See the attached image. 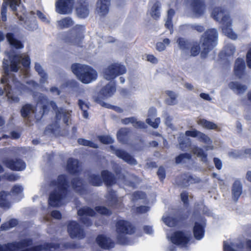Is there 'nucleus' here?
<instances>
[{"label":"nucleus","mask_w":251,"mask_h":251,"mask_svg":"<svg viewBox=\"0 0 251 251\" xmlns=\"http://www.w3.org/2000/svg\"><path fill=\"white\" fill-rule=\"evenodd\" d=\"M3 163L7 168L13 171H22L26 167L25 162L21 159H6L3 161Z\"/></svg>","instance_id":"nucleus-14"},{"label":"nucleus","mask_w":251,"mask_h":251,"mask_svg":"<svg viewBox=\"0 0 251 251\" xmlns=\"http://www.w3.org/2000/svg\"><path fill=\"white\" fill-rule=\"evenodd\" d=\"M224 51L226 55H232L234 53L235 51V48L232 44H228L225 47Z\"/></svg>","instance_id":"nucleus-54"},{"label":"nucleus","mask_w":251,"mask_h":251,"mask_svg":"<svg viewBox=\"0 0 251 251\" xmlns=\"http://www.w3.org/2000/svg\"><path fill=\"white\" fill-rule=\"evenodd\" d=\"M101 175L103 181L106 185L110 186L115 183V179L113 175L109 171H103Z\"/></svg>","instance_id":"nucleus-34"},{"label":"nucleus","mask_w":251,"mask_h":251,"mask_svg":"<svg viewBox=\"0 0 251 251\" xmlns=\"http://www.w3.org/2000/svg\"><path fill=\"white\" fill-rule=\"evenodd\" d=\"M197 123L203 127L208 129H216L218 128V126L215 123L204 119H199Z\"/></svg>","instance_id":"nucleus-38"},{"label":"nucleus","mask_w":251,"mask_h":251,"mask_svg":"<svg viewBox=\"0 0 251 251\" xmlns=\"http://www.w3.org/2000/svg\"><path fill=\"white\" fill-rule=\"evenodd\" d=\"M116 92V87L114 83H109L103 87L100 91V94L103 98L111 97Z\"/></svg>","instance_id":"nucleus-29"},{"label":"nucleus","mask_w":251,"mask_h":251,"mask_svg":"<svg viewBox=\"0 0 251 251\" xmlns=\"http://www.w3.org/2000/svg\"><path fill=\"white\" fill-rule=\"evenodd\" d=\"M242 193V186L239 180H235L232 187V199L235 201H237Z\"/></svg>","instance_id":"nucleus-27"},{"label":"nucleus","mask_w":251,"mask_h":251,"mask_svg":"<svg viewBox=\"0 0 251 251\" xmlns=\"http://www.w3.org/2000/svg\"><path fill=\"white\" fill-rule=\"evenodd\" d=\"M23 188L19 185H15L12 188V193L13 195H18L19 197L18 200L22 198V193Z\"/></svg>","instance_id":"nucleus-53"},{"label":"nucleus","mask_w":251,"mask_h":251,"mask_svg":"<svg viewBox=\"0 0 251 251\" xmlns=\"http://www.w3.org/2000/svg\"><path fill=\"white\" fill-rule=\"evenodd\" d=\"M126 72V70L124 65L119 63H114L103 69L102 75L105 79L110 80L125 74Z\"/></svg>","instance_id":"nucleus-8"},{"label":"nucleus","mask_w":251,"mask_h":251,"mask_svg":"<svg viewBox=\"0 0 251 251\" xmlns=\"http://www.w3.org/2000/svg\"><path fill=\"white\" fill-rule=\"evenodd\" d=\"M191 149L192 152L201 158L202 161L204 162L207 161V154L203 151L202 149L194 146L191 148Z\"/></svg>","instance_id":"nucleus-37"},{"label":"nucleus","mask_w":251,"mask_h":251,"mask_svg":"<svg viewBox=\"0 0 251 251\" xmlns=\"http://www.w3.org/2000/svg\"><path fill=\"white\" fill-rule=\"evenodd\" d=\"M117 238L118 242L123 245L128 244L126 235L131 234L134 229L130 223L125 220H119L116 223Z\"/></svg>","instance_id":"nucleus-7"},{"label":"nucleus","mask_w":251,"mask_h":251,"mask_svg":"<svg viewBox=\"0 0 251 251\" xmlns=\"http://www.w3.org/2000/svg\"><path fill=\"white\" fill-rule=\"evenodd\" d=\"M156 109L154 108H151L149 110L148 115V118L146 119L147 123L154 128H157L160 123L159 118H156L154 119V118L156 115Z\"/></svg>","instance_id":"nucleus-25"},{"label":"nucleus","mask_w":251,"mask_h":251,"mask_svg":"<svg viewBox=\"0 0 251 251\" xmlns=\"http://www.w3.org/2000/svg\"><path fill=\"white\" fill-rule=\"evenodd\" d=\"M106 203L110 206H115L118 207L120 206L121 203V200L120 199H118L115 192L110 189H108V193L106 196Z\"/></svg>","instance_id":"nucleus-26"},{"label":"nucleus","mask_w":251,"mask_h":251,"mask_svg":"<svg viewBox=\"0 0 251 251\" xmlns=\"http://www.w3.org/2000/svg\"><path fill=\"white\" fill-rule=\"evenodd\" d=\"M167 237L173 244L184 247L189 241L190 235L181 231H176L170 237L167 235Z\"/></svg>","instance_id":"nucleus-12"},{"label":"nucleus","mask_w":251,"mask_h":251,"mask_svg":"<svg viewBox=\"0 0 251 251\" xmlns=\"http://www.w3.org/2000/svg\"><path fill=\"white\" fill-rule=\"evenodd\" d=\"M179 49L183 53L188 54L192 42H190L184 38H179L176 41Z\"/></svg>","instance_id":"nucleus-31"},{"label":"nucleus","mask_w":251,"mask_h":251,"mask_svg":"<svg viewBox=\"0 0 251 251\" xmlns=\"http://www.w3.org/2000/svg\"><path fill=\"white\" fill-rule=\"evenodd\" d=\"M73 73L83 83L88 84L96 80L97 72L91 67L80 64H74L71 67Z\"/></svg>","instance_id":"nucleus-5"},{"label":"nucleus","mask_w":251,"mask_h":251,"mask_svg":"<svg viewBox=\"0 0 251 251\" xmlns=\"http://www.w3.org/2000/svg\"><path fill=\"white\" fill-rule=\"evenodd\" d=\"M20 0H6L3 3L1 9V16L2 20L4 22L6 20L7 7L9 5L13 11H16L18 7H20Z\"/></svg>","instance_id":"nucleus-18"},{"label":"nucleus","mask_w":251,"mask_h":251,"mask_svg":"<svg viewBox=\"0 0 251 251\" xmlns=\"http://www.w3.org/2000/svg\"><path fill=\"white\" fill-rule=\"evenodd\" d=\"M190 5L193 13L197 17H200L204 13L206 5L203 0H191Z\"/></svg>","instance_id":"nucleus-19"},{"label":"nucleus","mask_w":251,"mask_h":251,"mask_svg":"<svg viewBox=\"0 0 251 251\" xmlns=\"http://www.w3.org/2000/svg\"><path fill=\"white\" fill-rule=\"evenodd\" d=\"M165 93L169 97L166 100L167 104L170 105L176 104L177 103V95L174 92L169 90L166 91Z\"/></svg>","instance_id":"nucleus-43"},{"label":"nucleus","mask_w":251,"mask_h":251,"mask_svg":"<svg viewBox=\"0 0 251 251\" xmlns=\"http://www.w3.org/2000/svg\"><path fill=\"white\" fill-rule=\"evenodd\" d=\"M96 210L99 213L103 215H109L111 214V211L109 209L104 207H96Z\"/></svg>","instance_id":"nucleus-59"},{"label":"nucleus","mask_w":251,"mask_h":251,"mask_svg":"<svg viewBox=\"0 0 251 251\" xmlns=\"http://www.w3.org/2000/svg\"><path fill=\"white\" fill-rule=\"evenodd\" d=\"M160 6V3L157 1L153 4L151 8V15L154 19L157 20L160 17L159 9Z\"/></svg>","instance_id":"nucleus-45"},{"label":"nucleus","mask_w":251,"mask_h":251,"mask_svg":"<svg viewBox=\"0 0 251 251\" xmlns=\"http://www.w3.org/2000/svg\"><path fill=\"white\" fill-rule=\"evenodd\" d=\"M233 245L229 244L227 242H224V251H236L232 247Z\"/></svg>","instance_id":"nucleus-63"},{"label":"nucleus","mask_w":251,"mask_h":251,"mask_svg":"<svg viewBox=\"0 0 251 251\" xmlns=\"http://www.w3.org/2000/svg\"><path fill=\"white\" fill-rule=\"evenodd\" d=\"M191 157V155L190 153H183L180 154L179 156L176 157V163H180L181 162H184L185 159H190Z\"/></svg>","instance_id":"nucleus-52"},{"label":"nucleus","mask_w":251,"mask_h":251,"mask_svg":"<svg viewBox=\"0 0 251 251\" xmlns=\"http://www.w3.org/2000/svg\"><path fill=\"white\" fill-rule=\"evenodd\" d=\"M72 187L77 192L82 195L84 194L85 190L82 181L78 178H74L72 181Z\"/></svg>","instance_id":"nucleus-40"},{"label":"nucleus","mask_w":251,"mask_h":251,"mask_svg":"<svg viewBox=\"0 0 251 251\" xmlns=\"http://www.w3.org/2000/svg\"><path fill=\"white\" fill-rule=\"evenodd\" d=\"M162 220L167 226L170 227L175 226L177 222L176 216L172 214H166L162 217Z\"/></svg>","instance_id":"nucleus-36"},{"label":"nucleus","mask_w":251,"mask_h":251,"mask_svg":"<svg viewBox=\"0 0 251 251\" xmlns=\"http://www.w3.org/2000/svg\"><path fill=\"white\" fill-rule=\"evenodd\" d=\"M200 131L193 129L192 130H188L185 132V135L187 136H191L193 137H198Z\"/></svg>","instance_id":"nucleus-60"},{"label":"nucleus","mask_w":251,"mask_h":251,"mask_svg":"<svg viewBox=\"0 0 251 251\" xmlns=\"http://www.w3.org/2000/svg\"><path fill=\"white\" fill-rule=\"evenodd\" d=\"M212 16L217 21L222 23L223 33L229 38L236 40L237 35L233 30L231 20L226 10L223 7H217L213 9Z\"/></svg>","instance_id":"nucleus-4"},{"label":"nucleus","mask_w":251,"mask_h":251,"mask_svg":"<svg viewBox=\"0 0 251 251\" xmlns=\"http://www.w3.org/2000/svg\"><path fill=\"white\" fill-rule=\"evenodd\" d=\"M7 194L4 192L0 193V206L3 208H8L10 207V203L7 201L6 197Z\"/></svg>","instance_id":"nucleus-49"},{"label":"nucleus","mask_w":251,"mask_h":251,"mask_svg":"<svg viewBox=\"0 0 251 251\" xmlns=\"http://www.w3.org/2000/svg\"><path fill=\"white\" fill-rule=\"evenodd\" d=\"M5 176L6 178V179L11 181L17 180L20 177L19 176L14 174L6 175Z\"/></svg>","instance_id":"nucleus-64"},{"label":"nucleus","mask_w":251,"mask_h":251,"mask_svg":"<svg viewBox=\"0 0 251 251\" xmlns=\"http://www.w3.org/2000/svg\"><path fill=\"white\" fill-rule=\"evenodd\" d=\"M36 14L39 18H40L43 22L47 23H50V21L46 18L45 15L40 11L37 10L36 12Z\"/></svg>","instance_id":"nucleus-62"},{"label":"nucleus","mask_w":251,"mask_h":251,"mask_svg":"<svg viewBox=\"0 0 251 251\" xmlns=\"http://www.w3.org/2000/svg\"><path fill=\"white\" fill-rule=\"evenodd\" d=\"M194 182H195V180L191 176L183 174L180 177L179 184L184 187H187Z\"/></svg>","instance_id":"nucleus-42"},{"label":"nucleus","mask_w":251,"mask_h":251,"mask_svg":"<svg viewBox=\"0 0 251 251\" xmlns=\"http://www.w3.org/2000/svg\"><path fill=\"white\" fill-rule=\"evenodd\" d=\"M77 214L80 217L82 222L87 226H89L91 225L92 223L87 216L95 215V211L88 207H83L78 210Z\"/></svg>","instance_id":"nucleus-16"},{"label":"nucleus","mask_w":251,"mask_h":251,"mask_svg":"<svg viewBox=\"0 0 251 251\" xmlns=\"http://www.w3.org/2000/svg\"><path fill=\"white\" fill-rule=\"evenodd\" d=\"M42 100L37 102L36 108H34L30 104H25L21 111L23 118L26 119L27 121L30 122L34 119L36 121L41 120L43 115L47 111L48 101L46 97H42Z\"/></svg>","instance_id":"nucleus-3"},{"label":"nucleus","mask_w":251,"mask_h":251,"mask_svg":"<svg viewBox=\"0 0 251 251\" xmlns=\"http://www.w3.org/2000/svg\"><path fill=\"white\" fill-rule=\"evenodd\" d=\"M10 60V64L8 60H4L3 62L4 75L1 79L0 95L6 93L9 100L16 102L19 100L18 96L21 93V90L18 88L21 84L13 78L10 72H18L21 69V64L25 67H28L30 64V59L26 55H16L11 57Z\"/></svg>","instance_id":"nucleus-1"},{"label":"nucleus","mask_w":251,"mask_h":251,"mask_svg":"<svg viewBox=\"0 0 251 251\" xmlns=\"http://www.w3.org/2000/svg\"><path fill=\"white\" fill-rule=\"evenodd\" d=\"M204 226L202 223L196 222L193 228L194 237L197 240L201 239L204 235Z\"/></svg>","instance_id":"nucleus-33"},{"label":"nucleus","mask_w":251,"mask_h":251,"mask_svg":"<svg viewBox=\"0 0 251 251\" xmlns=\"http://www.w3.org/2000/svg\"><path fill=\"white\" fill-rule=\"evenodd\" d=\"M6 38L7 41L9 44L12 47L16 49H21L23 47V45L19 40H17L13 33H7L5 35L2 31H0V41H2Z\"/></svg>","instance_id":"nucleus-21"},{"label":"nucleus","mask_w":251,"mask_h":251,"mask_svg":"<svg viewBox=\"0 0 251 251\" xmlns=\"http://www.w3.org/2000/svg\"><path fill=\"white\" fill-rule=\"evenodd\" d=\"M229 88L238 94L244 93L247 89V87L237 82H230L228 84Z\"/></svg>","instance_id":"nucleus-32"},{"label":"nucleus","mask_w":251,"mask_h":251,"mask_svg":"<svg viewBox=\"0 0 251 251\" xmlns=\"http://www.w3.org/2000/svg\"><path fill=\"white\" fill-rule=\"evenodd\" d=\"M191 27L193 30H195L199 32H201L204 29V28L203 26L200 25H197V24L191 25Z\"/></svg>","instance_id":"nucleus-61"},{"label":"nucleus","mask_w":251,"mask_h":251,"mask_svg":"<svg viewBox=\"0 0 251 251\" xmlns=\"http://www.w3.org/2000/svg\"><path fill=\"white\" fill-rule=\"evenodd\" d=\"M198 138L201 141L205 144H211L212 143V141L207 135L201 132H200Z\"/></svg>","instance_id":"nucleus-56"},{"label":"nucleus","mask_w":251,"mask_h":251,"mask_svg":"<svg viewBox=\"0 0 251 251\" xmlns=\"http://www.w3.org/2000/svg\"><path fill=\"white\" fill-rule=\"evenodd\" d=\"M68 231L72 238L81 239L84 238L85 233L80 226L75 222H71L68 226Z\"/></svg>","instance_id":"nucleus-13"},{"label":"nucleus","mask_w":251,"mask_h":251,"mask_svg":"<svg viewBox=\"0 0 251 251\" xmlns=\"http://www.w3.org/2000/svg\"><path fill=\"white\" fill-rule=\"evenodd\" d=\"M68 184L64 175L58 176L56 180L50 182V188L52 189L49 200V204L53 207L59 206L63 204L62 201L67 194Z\"/></svg>","instance_id":"nucleus-2"},{"label":"nucleus","mask_w":251,"mask_h":251,"mask_svg":"<svg viewBox=\"0 0 251 251\" xmlns=\"http://www.w3.org/2000/svg\"><path fill=\"white\" fill-rule=\"evenodd\" d=\"M78 161L77 159L69 158L67 161V170L70 174H75L78 171Z\"/></svg>","instance_id":"nucleus-35"},{"label":"nucleus","mask_w":251,"mask_h":251,"mask_svg":"<svg viewBox=\"0 0 251 251\" xmlns=\"http://www.w3.org/2000/svg\"><path fill=\"white\" fill-rule=\"evenodd\" d=\"M32 241L29 239H25L19 242L9 243L7 245H0V251H17L24 249L31 245Z\"/></svg>","instance_id":"nucleus-11"},{"label":"nucleus","mask_w":251,"mask_h":251,"mask_svg":"<svg viewBox=\"0 0 251 251\" xmlns=\"http://www.w3.org/2000/svg\"><path fill=\"white\" fill-rule=\"evenodd\" d=\"M190 55L193 56H196L199 54L200 51V47L199 44L197 42H192L190 47Z\"/></svg>","instance_id":"nucleus-46"},{"label":"nucleus","mask_w":251,"mask_h":251,"mask_svg":"<svg viewBox=\"0 0 251 251\" xmlns=\"http://www.w3.org/2000/svg\"><path fill=\"white\" fill-rule=\"evenodd\" d=\"M96 242L100 247L104 249H109L114 246V243L109 238L103 235H99L96 239Z\"/></svg>","instance_id":"nucleus-24"},{"label":"nucleus","mask_w":251,"mask_h":251,"mask_svg":"<svg viewBox=\"0 0 251 251\" xmlns=\"http://www.w3.org/2000/svg\"><path fill=\"white\" fill-rule=\"evenodd\" d=\"M113 152L119 158L122 159L130 165H135L137 162L130 154L122 150L115 149L112 146L111 147Z\"/></svg>","instance_id":"nucleus-22"},{"label":"nucleus","mask_w":251,"mask_h":251,"mask_svg":"<svg viewBox=\"0 0 251 251\" xmlns=\"http://www.w3.org/2000/svg\"><path fill=\"white\" fill-rule=\"evenodd\" d=\"M129 130L126 128H121L117 133L118 139L122 143L125 142V139Z\"/></svg>","instance_id":"nucleus-48"},{"label":"nucleus","mask_w":251,"mask_h":251,"mask_svg":"<svg viewBox=\"0 0 251 251\" xmlns=\"http://www.w3.org/2000/svg\"><path fill=\"white\" fill-rule=\"evenodd\" d=\"M218 33L215 28L206 30L201 38L203 49L202 54H206L217 45Z\"/></svg>","instance_id":"nucleus-6"},{"label":"nucleus","mask_w":251,"mask_h":251,"mask_svg":"<svg viewBox=\"0 0 251 251\" xmlns=\"http://www.w3.org/2000/svg\"><path fill=\"white\" fill-rule=\"evenodd\" d=\"M121 121L123 124L125 125L131 123L132 124L133 126L136 128H145L147 126L144 122L138 121L137 119L134 117L126 118L122 119Z\"/></svg>","instance_id":"nucleus-30"},{"label":"nucleus","mask_w":251,"mask_h":251,"mask_svg":"<svg viewBox=\"0 0 251 251\" xmlns=\"http://www.w3.org/2000/svg\"><path fill=\"white\" fill-rule=\"evenodd\" d=\"M20 0H6L3 3L1 9V16L2 20L4 22L6 20L7 7L9 5L13 11H16L18 7H20Z\"/></svg>","instance_id":"nucleus-17"},{"label":"nucleus","mask_w":251,"mask_h":251,"mask_svg":"<svg viewBox=\"0 0 251 251\" xmlns=\"http://www.w3.org/2000/svg\"><path fill=\"white\" fill-rule=\"evenodd\" d=\"M84 27L82 25H77L71 31L70 36L68 42L75 45H79L83 38Z\"/></svg>","instance_id":"nucleus-9"},{"label":"nucleus","mask_w":251,"mask_h":251,"mask_svg":"<svg viewBox=\"0 0 251 251\" xmlns=\"http://www.w3.org/2000/svg\"><path fill=\"white\" fill-rule=\"evenodd\" d=\"M145 194L142 192H134L132 195V200L135 201L138 199H143L145 198Z\"/></svg>","instance_id":"nucleus-57"},{"label":"nucleus","mask_w":251,"mask_h":251,"mask_svg":"<svg viewBox=\"0 0 251 251\" xmlns=\"http://www.w3.org/2000/svg\"><path fill=\"white\" fill-rule=\"evenodd\" d=\"M18 224V221L16 219L11 220L9 223H4L2 224L0 226L1 230H7L11 227H14Z\"/></svg>","instance_id":"nucleus-50"},{"label":"nucleus","mask_w":251,"mask_h":251,"mask_svg":"<svg viewBox=\"0 0 251 251\" xmlns=\"http://www.w3.org/2000/svg\"><path fill=\"white\" fill-rule=\"evenodd\" d=\"M74 24L73 21L69 17L62 19L57 22V27L60 29L68 28Z\"/></svg>","instance_id":"nucleus-39"},{"label":"nucleus","mask_w":251,"mask_h":251,"mask_svg":"<svg viewBox=\"0 0 251 251\" xmlns=\"http://www.w3.org/2000/svg\"><path fill=\"white\" fill-rule=\"evenodd\" d=\"M36 71L41 76L40 82L44 83L47 81L48 79V75L43 70L42 66L38 63H36L34 66Z\"/></svg>","instance_id":"nucleus-41"},{"label":"nucleus","mask_w":251,"mask_h":251,"mask_svg":"<svg viewBox=\"0 0 251 251\" xmlns=\"http://www.w3.org/2000/svg\"><path fill=\"white\" fill-rule=\"evenodd\" d=\"M110 0H98L97 3L96 11L100 16H104L109 11Z\"/></svg>","instance_id":"nucleus-23"},{"label":"nucleus","mask_w":251,"mask_h":251,"mask_svg":"<svg viewBox=\"0 0 251 251\" xmlns=\"http://www.w3.org/2000/svg\"><path fill=\"white\" fill-rule=\"evenodd\" d=\"M74 0H59L56 2V11L61 14H68L72 12Z\"/></svg>","instance_id":"nucleus-10"},{"label":"nucleus","mask_w":251,"mask_h":251,"mask_svg":"<svg viewBox=\"0 0 251 251\" xmlns=\"http://www.w3.org/2000/svg\"><path fill=\"white\" fill-rule=\"evenodd\" d=\"M99 139L101 143L105 144H111L113 142V139L109 136H99Z\"/></svg>","instance_id":"nucleus-58"},{"label":"nucleus","mask_w":251,"mask_h":251,"mask_svg":"<svg viewBox=\"0 0 251 251\" xmlns=\"http://www.w3.org/2000/svg\"><path fill=\"white\" fill-rule=\"evenodd\" d=\"M175 11L173 9H170L167 11V19L165 25L166 28L171 30L173 28L172 18L175 15Z\"/></svg>","instance_id":"nucleus-44"},{"label":"nucleus","mask_w":251,"mask_h":251,"mask_svg":"<svg viewBox=\"0 0 251 251\" xmlns=\"http://www.w3.org/2000/svg\"><path fill=\"white\" fill-rule=\"evenodd\" d=\"M79 144L85 146H89L93 148H97L98 146L96 144L89 141L85 140L84 139L82 138H79L78 139L77 141Z\"/></svg>","instance_id":"nucleus-51"},{"label":"nucleus","mask_w":251,"mask_h":251,"mask_svg":"<svg viewBox=\"0 0 251 251\" xmlns=\"http://www.w3.org/2000/svg\"><path fill=\"white\" fill-rule=\"evenodd\" d=\"M25 24V28L28 30L33 31L38 28L37 22L34 20L30 22L29 21H26Z\"/></svg>","instance_id":"nucleus-55"},{"label":"nucleus","mask_w":251,"mask_h":251,"mask_svg":"<svg viewBox=\"0 0 251 251\" xmlns=\"http://www.w3.org/2000/svg\"><path fill=\"white\" fill-rule=\"evenodd\" d=\"M50 104L56 112V119L60 120L61 118H63V122L65 124L68 125V122L70 118L71 111H66L62 108H58L55 102L53 101H50Z\"/></svg>","instance_id":"nucleus-15"},{"label":"nucleus","mask_w":251,"mask_h":251,"mask_svg":"<svg viewBox=\"0 0 251 251\" xmlns=\"http://www.w3.org/2000/svg\"><path fill=\"white\" fill-rule=\"evenodd\" d=\"M89 181L91 184L96 186L101 185L102 183V181L99 176L94 174L89 176Z\"/></svg>","instance_id":"nucleus-47"},{"label":"nucleus","mask_w":251,"mask_h":251,"mask_svg":"<svg viewBox=\"0 0 251 251\" xmlns=\"http://www.w3.org/2000/svg\"><path fill=\"white\" fill-rule=\"evenodd\" d=\"M76 12L80 18H85L89 13L88 3L86 0H78L76 6Z\"/></svg>","instance_id":"nucleus-20"},{"label":"nucleus","mask_w":251,"mask_h":251,"mask_svg":"<svg viewBox=\"0 0 251 251\" xmlns=\"http://www.w3.org/2000/svg\"><path fill=\"white\" fill-rule=\"evenodd\" d=\"M245 69L244 60L241 58H238L235 63L234 73L235 75L240 78L243 75Z\"/></svg>","instance_id":"nucleus-28"}]
</instances>
